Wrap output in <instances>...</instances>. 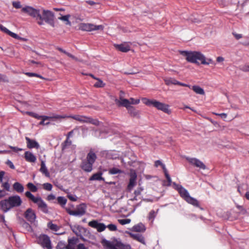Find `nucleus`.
<instances>
[{"instance_id":"nucleus-1","label":"nucleus","mask_w":249,"mask_h":249,"mask_svg":"<svg viewBox=\"0 0 249 249\" xmlns=\"http://www.w3.org/2000/svg\"><path fill=\"white\" fill-rule=\"evenodd\" d=\"M180 54L186 57V60L190 63L197 65H209L212 63L211 59H206L200 52L197 51H179Z\"/></svg>"},{"instance_id":"nucleus-2","label":"nucleus","mask_w":249,"mask_h":249,"mask_svg":"<svg viewBox=\"0 0 249 249\" xmlns=\"http://www.w3.org/2000/svg\"><path fill=\"white\" fill-rule=\"evenodd\" d=\"M174 188L178 191L181 197L188 203L196 206L199 207L198 201L195 198L191 196L188 191L182 186L175 182L173 183Z\"/></svg>"},{"instance_id":"nucleus-3","label":"nucleus","mask_w":249,"mask_h":249,"mask_svg":"<svg viewBox=\"0 0 249 249\" xmlns=\"http://www.w3.org/2000/svg\"><path fill=\"white\" fill-rule=\"evenodd\" d=\"M142 101L143 104L148 106L154 107L157 109L161 110L165 113L168 114L170 113V110L169 109V106L168 105L156 100H150L146 98H142Z\"/></svg>"},{"instance_id":"nucleus-4","label":"nucleus","mask_w":249,"mask_h":249,"mask_svg":"<svg viewBox=\"0 0 249 249\" xmlns=\"http://www.w3.org/2000/svg\"><path fill=\"white\" fill-rule=\"evenodd\" d=\"M116 104L118 106H123L126 108L128 113L134 117L139 118L140 117V112L137 110L134 107L129 106V103L128 99L120 98V100L116 99L115 100Z\"/></svg>"},{"instance_id":"nucleus-5","label":"nucleus","mask_w":249,"mask_h":249,"mask_svg":"<svg viewBox=\"0 0 249 249\" xmlns=\"http://www.w3.org/2000/svg\"><path fill=\"white\" fill-rule=\"evenodd\" d=\"M37 23L39 25H43V21L49 24L52 27H54V13L48 10H43L41 18H38Z\"/></svg>"},{"instance_id":"nucleus-6","label":"nucleus","mask_w":249,"mask_h":249,"mask_svg":"<svg viewBox=\"0 0 249 249\" xmlns=\"http://www.w3.org/2000/svg\"><path fill=\"white\" fill-rule=\"evenodd\" d=\"M25 196L27 197L31 200L33 202L36 203L38 209L43 213H48V208L47 204L40 197H35L30 192L27 191L25 193Z\"/></svg>"},{"instance_id":"nucleus-7","label":"nucleus","mask_w":249,"mask_h":249,"mask_svg":"<svg viewBox=\"0 0 249 249\" xmlns=\"http://www.w3.org/2000/svg\"><path fill=\"white\" fill-rule=\"evenodd\" d=\"M103 244L107 247V249H131V246L129 245L123 244L117 240L111 242L105 240H103Z\"/></svg>"},{"instance_id":"nucleus-8","label":"nucleus","mask_w":249,"mask_h":249,"mask_svg":"<svg viewBox=\"0 0 249 249\" xmlns=\"http://www.w3.org/2000/svg\"><path fill=\"white\" fill-rule=\"evenodd\" d=\"M68 117L72 118L82 123H90L97 126L100 124V122L98 120L88 117L86 116L75 115H71Z\"/></svg>"},{"instance_id":"nucleus-9","label":"nucleus","mask_w":249,"mask_h":249,"mask_svg":"<svg viewBox=\"0 0 249 249\" xmlns=\"http://www.w3.org/2000/svg\"><path fill=\"white\" fill-rule=\"evenodd\" d=\"M86 208V205L84 203H82L76 206L75 210L67 208L66 211L70 215L80 217L85 214Z\"/></svg>"},{"instance_id":"nucleus-10","label":"nucleus","mask_w":249,"mask_h":249,"mask_svg":"<svg viewBox=\"0 0 249 249\" xmlns=\"http://www.w3.org/2000/svg\"><path fill=\"white\" fill-rule=\"evenodd\" d=\"M37 243L44 249H52L51 241L50 237L46 234H41L37 238Z\"/></svg>"},{"instance_id":"nucleus-11","label":"nucleus","mask_w":249,"mask_h":249,"mask_svg":"<svg viewBox=\"0 0 249 249\" xmlns=\"http://www.w3.org/2000/svg\"><path fill=\"white\" fill-rule=\"evenodd\" d=\"M21 11L35 18L36 20H38V18H41L39 10L35 9L31 6H26L21 9Z\"/></svg>"},{"instance_id":"nucleus-12","label":"nucleus","mask_w":249,"mask_h":249,"mask_svg":"<svg viewBox=\"0 0 249 249\" xmlns=\"http://www.w3.org/2000/svg\"><path fill=\"white\" fill-rule=\"evenodd\" d=\"M79 28L82 31L90 32L95 30H103L104 26L102 25H95L91 23H82L79 25Z\"/></svg>"},{"instance_id":"nucleus-13","label":"nucleus","mask_w":249,"mask_h":249,"mask_svg":"<svg viewBox=\"0 0 249 249\" xmlns=\"http://www.w3.org/2000/svg\"><path fill=\"white\" fill-rule=\"evenodd\" d=\"M24 217L28 221L36 226L37 222L36 221V215L34 210L31 208H28L26 211L24 213Z\"/></svg>"},{"instance_id":"nucleus-14","label":"nucleus","mask_w":249,"mask_h":249,"mask_svg":"<svg viewBox=\"0 0 249 249\" xmlns=\"http://www.w3.org/2000/svg\"><path fill=\"white\" fill-rule=\"evenodd\" d=\"M186 160L192 165L201 169H205L206 165L199 160L195 158L186 157Z\"/></svg>"},{"instance_id":"nucleus-15","label":"nucleus","mask_w":249,"mask_h":249,"mask_svg":"<svg viewBox=\"0 0 249 249\" xmlns=\"http://www.w3.org/2000/svg\"><path fill=\"white\" fill-rule=\"evenodd\" d=\"M89 225L92 228L97 229V231L99 232L104 231L106 228V226L104 224L99 223L96 220L90 221L89 223Z\"/></svg>"},{"instance_id":"nucleus-16","label":"nucleus","mask_w":249,"mask_h":249,"mask_svg":"<svg viewBox=\"0 0 249 249\" xmlns=\"http://www.w3.org/2000/svg\"><path fill=\"white\" fill-rule=\"evenodd\" d=\"M137 174L134 171H131L130 174L129 182L127 185V189L130 191L136 183Z\"/></svg>"},{"instance_id":"nucleus-17","label":"nucleus","mask_w":249,"mask_h":249,"mask_svg":"<svg viewBox=\"0 0 249 249\" xmlns=\"http://www.w3.org/2000/svg\"><path fill=\"white\" fill-rule=\"evenodd\" d=\"M8 199L9 201L10 202L12 208L18 207L21 205L22 203L20 197L18 196H10L8 198Z\"/></svg>"},{"instance_id":"nucleus-18","label":"nucleus","mask_w":249,"mask_h":249,"mask_svg":"<svg viewBox=\"0 0 249 249\" xmlns=\"http://www.w3.org/2000/svg\"><path fill=\"white\" fill-rule=\"evenodd\" d=\"M0 206L1 210L4 212H7L12 207L11 205L10 202L9 201V199H5L0 201Z\"/></svg>"},{"instance_id":"nucleus-19","label":"nucleus","mask_w":249,"mask_h":249,"mask_svg":"<svg viewBox=\"0 0 249 249\" xmlns=\"http://www.w3.org/2000/svg\"><path fill=\"white\" fill-rule=\"evenodd\" d=\"M114 46L119 51L124 53L130 50V43L127 42H124L121 44H115Z\"/></svg>"},{"instance_id":"nucleus-20","label":"nucleus","mask_w":249,"mask_h":249,"mask_svg":"<svg viewBox=\"0 0 249 249\" xmlns=\"http://www.w3.org/2000/svg\"><path fill=\"white\" fill-rule=\"evenodd\" d=\"M25 140L26 141L27 146L28 148H39V144L36 141L34 140H31L27 137H25Z\"/></svg>"},{"instance_id":"nucleus-21","label":"nucleus","mask_w":249,"mask_h":249,"mask_svg":"<svg viewBox=\"0 0 249 249\" xmlns=\"http://www.w3.org/2000/svg\"><path fill=\"white\" fill-rule=\"evenodd\" d=\"M68 242L66 249H75L76 245L78 242V239L75 237L69 238L68 240Z\"/></svg>"},{"instance_id":"nucleus-22","label":"nucleus","mask_w":249,"mask_h":249,"mask_svg":"<svg viewBox=\"0 0 249 249\" xmlns=\"http://www.w3.org/2000/svg\"><path fill=\"white\" fill-rule=\"evenodd\" d=\"M93 164L92 163L85 160L82 162L81 168L87 172H90L92 170Z\"/></svg>"},{"instance_id":"nucleus-23","label":"nucleus","mask_w":249,"mask_h":249,"mask_svg":"<svg viewBox=\"0 0 249 249\" xmlns=\"http://www.w3.org/2000/svg\"><path fill=\"white\" fill-rule=\"evenodd\" d=\"M25 159L26 160L30 162H35L36 158V157L31 152L26 151L25 152Z\"/></svg>"},{"instance_id":"nucleus-24","label":"nucleus","mask_w":249,"mask_h":249,"mask_svg":"<svg viewBox=\"0 0 249 249\" xmlns=\"http://www.w3.org/2000/svg\"><path fill=\"white\" fill-rule=\"evenodd\" d=\"M130 235L131 237H132L133 239L137 240L138 241L140 242V243L144 245L145 244L144 238L142 234L139 233H130Z\"/></svg>"},{"instance_id":"nucleus-25","label":"nucleus","mask_w":249,"mask_h":249,"mask_svg":"<svg viewBox=\"0 0 249 249\" xmlns=\"http://www.w3.org/2000/svg\"><path fill=\"white\" fill-rule=\"evenodd\" d=\"M97 158L96 155L92 151L90 150L88 154L86 160L93 164Z\"/></svg>"},{"instance_id":"nucleus-26","label":"nucleus","mask_w":249,"mask_h":249,"mask_svg":"<svg viewBox=\"0 0 249 249\" xmlns=\"http://www.w3.org/2000/svg\"><path fill=\"white\" fill-rule=\"evenodd\" d=\"M0 29L1 31L3 32L4 33L8 34L10 36H11L12 37H16L17 34L12 32L10 30H9L8 29H7L5 27L3 26L2 25L0 24Z\"/></svg>"},{"instance_id":"nucleus-27","label":"nucleus","mask_w":249,"mask_h":249,"mask_svg":"<svg viewBox=\"0 0 249 249\" xmlns=\"http://www.w3.org/2000/svg\"><path fill=\"white\" fill-rule=\"evenodd\" d=\"M102 173L101 172H98L96 174H93L92 176L89 178L90 180H103L104 181L105 179L102 177Z\"/></svg>"},{"instance_id":"nucleus-28","label":"nucleus","mask_w":249,"mask_h":249,"mask_svg":"<svg viewBox=\"0 0 249 249\" xmlns=\"http://www.w3.org/2000/svg\"><path fill=\"white\" fill-rule=\"evenodd\" d=\"M40 171L44 174L46 177H49L50 174L48 171V169L46 166L45 161L42 160L41 162V167Z\"/></svg>"},{"instance_id":"nucleus-29","label":"nucleus","mask_w":249,"mask_h":249,"mask_svg":"<svg viewBox=\"0 0 249 249\" xmlns=\"http://www.w3.org/2000/svg\"><path fill=\"white\" fill-rule=\"evenodd\" d=\"M13 188L18 193H22L24 190V187L23 185L18 182H15L13 184Z\"/></svg>"},{"instance_id":"nucleus-30","label":"nucleus","mask_w":249,"mask_h":249,"mask_svg":"<svg viewBox=\"0 0 249 249\" xmlns=\"http://www.w3.org/2000/svg\"><path fill=\"white\" fill-rule=\"evenodd\" d=\"M191 89L197 94L200 95H204L205 94L203 89L198 86H194L192 87Z\"/></svg>"},{"instance_id":"nucleus-31","label":"nucleus","mask_w":249,"mask_h":249,"mask_svg":"<svg viewBox=\"0 0 249 249\" xmlns=\"http://www.w3.org/2000/svg\"><path fill=\"white\" fill-rule=\"evenodd\" d=\"M133 230L137 232H141L144 231L145 230V229L144 226L142 224L140 223L133 226Z\"/></svg>"},{"instance_id":"nucleus-32","label":"nucleus","mask_w":249,"mask_h":249,"mask_svg":"<svg viewBox=\"0 0 249 249\" xmlns=\"http://www.w3.org/2000/svg\"><path fill=\"white\" fill-rule=\"evenodd\" d=\"M164 82L167 85H170L171 84L178 85V81L173 78H166L164 79Z\"/></svg>"},{"instance_id":"nucleus-33","label":"nucleus","mask_w":249,"mask_h":249,"mask_svg":"<svg viewBox=\"0 0 249 249\" xmlns=\"http://www.w3.org/2000/svg\"><path fill=\"white\" fill-rule=\"evenodd\" d=\"M70 17V16L69 15H67L65 16H61L60 17L58 18V19L59 20H61L62 21H63L65 22V24L66 25H68L71 26V22L69 20V18Z\"/></svg>"},{"instance_id":"nucleus-34","label":"nucleus","mask_w":249,"mask_h":249,"mask_svg":"<svg viewBox=\"0 0 249 249\" xmlns=\"http://www.w3.org/2000/svg\"><path fill=\"white\" fill-rule=\"evenodd\" d=\"M123 171L118 168L113 167L108 170V173L110 175H115L119 173H122Z\"/></svg>"},{"instance_id":"nucleus-35","label":"nucleus","mask_w":249,"mask_h":249,"mask_svg":"<svg viewBox=\"0 0 249 249\" xmlns=\"http://www.w3.org/2000/svg\"><path fill=\"white\" fill-rule=\"evenodd\" d=\"M57 200L58 203L60 205H61L62 207H64L66 205V204L67 202V199L63 196H58L57 198Z\"/></svg>"},{"instance_id":"nucleus-36","label":"nucleus","mask_w":249,"mask_h":249,"mask_svg":"<svg viewBox=\"0 0 249 249\" xmlns=\"http://www.w3.org/2000/svg\"><path fill=\"white\" fill-rule=\"evenodd\" d=\"M96 80H97V81L94 84V86L96 88H103L105 87V83L103 82L102 80H101L99 78H97Z\"/></svg>"},{"instance_id":"nucleus-37","label":"nucleus","mask_w":249,"mask_h":249,"mask_svg":"<svg viewBox=\"0 0 249 249\" xmlns=\"http://www.w3.org/2000/svg\"><path fill=\"white\" fill-rule=\"evenodd\" d=\"M22 227L27 231H32V229L31 226L29 225V223L25 222V221H23V223L22 224Z\"/></svg>"},{"instance_id":"nucleus-38","label":"nucleus","mask_w":249,"mask_h":249,"mask_svg":"<svg viewBox=\"0 0 249 249\" xmlns=\"http://www.w3.org/2000/svg\"><path fill=\"white\" fill-rule=\"evenodd\" d=\"M48 227L52 231H57L59 228L56 225L52 223V222H49L48 224Z\"/></svg>"},{"instance_id":"nucleus-39","label":"nucleus","mask_w":249,"mask_h":249,"mask_svg":"<svg viewBox=\"0 0 249 249\" xmlns=\"http://www.w3.org/2000/svg\"><path fill=\"white\" fill-rule=\"evenodd\" d=\"M28 188L32 192H36L37 191V187L32 183H28L27 184Z\"/></svg>"},{"instance_id":"nucleus-40","label":"nucleus","mask_w":249,"mask_h":249,"mask_svg":"<svg viewBox=\"0 0 249 249\" xmlns=\"http://www.w3.org/2000/svg\"><path fill=\"white\" fill-rule=\"evenodd\" d=\"M80 227L79 226H74L72 228V230L73 232H74L75 234L78 236H80L81 235V233H80Z\"/></svg>"},{"instance_id":"nucleus-41","label":"nucleus","mask_w":249,"mask_h":249,"mask_svg":"<svg viewBox=\"0 0 249 249\" xmlns=\"http://www.w3.org/2000/svg\"><path fill=\"white\" fill-rule=\"evenodd\" d=\"M67 245L64 242L60 241L58 243L56 246L57 249H66Z\"/></svg>"},{"instance_id":"nucleus-42","label":"nucleus","mask_w":249,"mask_h":249,"mask_svg":"<svg viewBox=\"0 0 249 249\" xmlns=\"http://www.w3.org/2000/svg\"><path fill=\"white\" fill-rule=\"evenodd\" d=\"M42 119V121L39 123V124L40 125H48L50 124V122L45 123V121L48 120L50 117L46 116H43L41 118Z\"/></svg>"},{"instance_id":"nucleus-43","label":"nucleus","mask_w":249,"mask_h":249,"mask_svg":"<svg viewBox=\"0 0 249 249\" xmlns=\"http://www.w3.org/2000/svg\"><path fill=\"white\" fill-rule=\"evenodd\" d=\"M43 188L47 191H51L53 188L52 185L50 183H45L43 184Z\"/></svg>"},{"instance_id":"nucleus-44","label":"nucleus","mask_w":249,"mask_h":249,"mask_svg":"<svg viewBox=\"0 0 249 249\" xmlns=\"http://www.w3.org/2000/svg\"><path fill=\"white\" fill-rule=\"evenodd\" d=\"M128 100V102L129 103V106H131V104L132 105H137L139 104L140 103V100L139 99H135L133 98H130Z\"/></svg>"},{"instance_id":"nucleus-45","label":"nucleus","mask_w":249,"mask_h":249,"mask_svg":"<svg viewBox=\"0 0 249 249\" xmlns=\"http://www.w3.org/2000/svg\"><path fill=\"white\" fill-rule=\"evenodd\" d=\"M25 74L26 75H27L29 77H33V76H35V77H39L40 78H41V79H44V78L40 75H39L37 73H33V72H26L25 73Z\"/></svg>"},{"instance_id":"nucleus-46","label":"nucleus","mask_w":249,"mask_h":249,"mask_svg":"<svg viewBox=\"0 0 249 249\" xmlns=\"http://www.w3.org/2000/svg\"><path fill=\"white\" fill-rule=\"evenodd\" d=\"M119 222L122 224V225H125L127 224H129L131 220L130 219H119Z\"/></svg>"},{"instance_id":"nucleus-47","label":"nucleus","mask_w":249,"mask_h":249,"mask_svg":"<svg viewBox=\"0 0 249 249\" xmlns=\"http://www.w3.org/2000/svg\"><path fill=\"white\" fill-rule=\"evenodd\" d=\"M156 214H157V212H156L154 210L151 211L149 214V216H148L149 219L153 220L154 218L156 217Z\"/></svg>"},{"instance_id":"nucleus-48","label":"nucleus","mask_w":249,"mask_h":249,"mask_svg":"<svg viewBox=\"0 0 249 249\" xmlns=\"http://www.w3.org/2000/svg\"><path fill=\"white\" fill-rule=\"evenodd\" d=\"M12 4H13V6L17 9L21 8V5L20 4V2L19 1H13L12 2Z\"/></svg>"},{"instance_id":"nucleus-49","label":"nucleus","mask_w":249,"mask_h":249,"mask_svg":"<svg viewBox=\"0 0 249 249\" xmlns=\"http://www.w3.org/2000/svg\"><path fill=\"white\" fill-rule=\"evenodd\" d=\"M107 228L111 231H115L117 230V227L115 225L110 224L107 225Z\"/></svg>"},{"instance_id":"nucleus-50","label":"nucleus","mask_w":249,"mask_h":249,"mask_svg":"<svg viewBox=\"0 0 249 249\" xmlns=\"http://www.w3.org/2000/svg\"><path fill=\"white\" fill-rule=\"evenodd\" d=\"M68 197L72 201H76L77 199V197L71 194H69L68 195Z\"/></svg>"},{"instance_id":"nucleus-51","label":"nucleus","mask_w":249,"mask_h":249,"mask_svg":"<svg viewBox=\"0 0 249 249\" xmlns=\"http://www.w3.org/2000/svg\"><path fill=\"white\" fill-rule=\"evenodd\" d=\"M66 55L76 61H81V60L79 59L78 58L76 57L75 56H74V55H73L72 54L68 52Z\"/></svg>"},{"instance_id":"nucleus-52","label":"nucleus","mask_w":249,"mask_h":249,"mask_svg":"<svg viewBox=\"0 0 249 249\" xmlns=\"http://www.w3.org/2000/svg\"><path fill=\"white\" fill-rule=\"evenodd\" d=\"M142 190H143V189H142V188H137V190H136L134 192L135 195L136 196H139L141 194V193Z\"/></svg>"},{"instance_id":"nucleus-53","label":"nucleus","mask_w":249,"mask_h":249,"mask_svg":"<svg viewBox=\"0 0 249 249\" xmlns=\"http://www.w3.org/2000/svg\"><path fill=\"white\" fill-rule=\"evenodd\" d=\"M232 35L235 37V38L238 40L242 37V35L240 34H237L235 32H233Z\"/></svg>"},{"instance_id":"nucleus-54","label":"nucleus","mask_w":249,"mask_h":249,"mask_svg":"<svg viewBox=\"0 0 249 249\" xmlns=\"http://www.w3.org/2000/svg\"><path fill=\"white\" fill-rule=\"evenodd\" d=\"M165 177H166V178L168 181V185H171V182H172V180H171V178L169 176V175L168 174L165 175Z\"/></svg>"},{"instance_id":"nucleus-55","label":"nucleus","mask_w":249,"mask_h":249,"mask_svg":"<svg viewBox=\"0 0 249 249\" xmlns=\"http://www.w3.org/2000/svg\"><path fill=\"white\" fill-rule=\"evenodd\" d=\"M6 164L9 166V167L11 168V169H15V166L13 164V162L10 161V160H8L6 162Z\"/></svg>"},{"instance_id":"nucleus-56","label":"nucleus","mask_w":249,"mask_h":249,"mask_svg":"<svg viewBox=\"0 0 249 249\" xmlns=\"http://www.w3.org/2000/svg\"><path fill=\"white\" fill-rule=\"evenodd\" d=\"M10 148L12 149L14 151L18 152V151H20L22 150V148H20L14 146H10Z\"/></svg>"},{"instance_id":"nucleus-57","label":"nucleus","mask_w":249,"mask_h":249,"mask_svg":"<svg viewBox=\"0 0 249 249\" xmlns=\"http://www.w3.org/2000/svg\"><path fill=\"white\" fill-rule=\"evenodd\" d=\"M216 115L219 116L222 119H226L227 117V115L226 113H215Z\"/></svg>"},{"instance_id":"nucleus-58","label":"nucleus","mask_w":249,"mask_h":249,"mask_svg":"<svg viewBox=\"0 0 249 249\" xmlns=\"http://www.w3.org/2000/svg\"><path fill=\"white\" fill-rule=\"evenodd\" d=\"M2 186L4 189L8 191L9 190L10 185L8 182H5L2 184Z\"/></svg>"},{"instance_id":"nucleus-59","label":"nucleus","mask_w":249,"mask_h":249,"mask_svg":"<svg viewBox=\"0 0 249 249\" xmlns=\"http://www.w3.org/2000/svg\"><path fill=\"white\" fill-rule=\"evenodd\" d=\"M55 198V196L53 194H50L47 196V199L48 200H52Z\"/></svg>"},{"instance_id":"nucleus-60","label":"nucleus","mask_w":249,"mask_h":249,"mask_svg":"<svg viewBox=\"0 0 249 249\" xmlns=\"http://www.w3.org/2000/svg\"><path fill=\"white\" fill-rule=\"evenodd\" d=\"M77 249H87L84 244H79L77 246Z\"/></svg>"},{"instance_id":"nucleus-61","label":"nucleus","mask_w":249,"mask_h":249,"mask_svg":"<svg viewBox=\"0 0 249 249\" xmlns=\"http://www.w3.org/2000/svg\"><path fill=\"white\" fill-rule=\"evenodd\" d=\"M162 164H163V163L160 160H156L155 162V166L156 167H158L159 165L161 166Z\"/></svg>"},{"instance_id":"nucleus-62","label":"nucleus","mask_w":249,"mask_h":249,"mask_svg":"<svg viewBox=\"0 0 249 249\" xmlns=\"http://www.w3.org/2000/svg\"><path fill=\"white\" fill-rule=\"evenodd\" d=\"M68 117V116H66L55 115V116H53V118H54L55 119H59L65 118Z\"/></svg>"},{"instance_id":"nucleus-63","label":"nucleus","mask_w":249,"mask_h":249,"mask_svg":"<svg viewBox=\"0 0 249 249\" xmlns=\"http://www.w3.org/2000/svg\"><path fill=\"white\" fill-rule=\"evenodd\" d=\"M178 85H180V86H183V87H189V88H192V87L190 85H187V84H184V83H181V82H178Z\"/></svg>"},{"instance_id":"nucleus-64","label":"nucleus","mask_w":249,"mask_h":249,"mask_svg":"<svg viewBox=\"0 0 249 249\" xmlns=\"http://www.w3.org/2000/svg\"><path fill=\"white\" fill-rule=\"evenodd\" d=\"M5 172L4 171L0 172V182H1L2 181Z\"/></svg>"}]
</instances>
